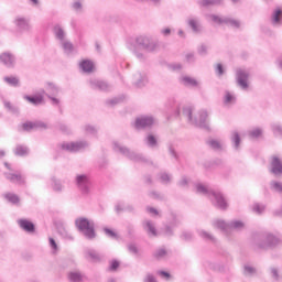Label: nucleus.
<instances>
[{"instance_id":"nucleus-6","label":"nucleus","mask_w":282,"mask_h":282,"mask_svg":"<svg viewBox=\"0 0 282 282\" xmlns=\"http://www.w3.org/2000/svg\"><path fill=\"white\" fill-rule=\"evenodd\" d=\"M135 43L138 47H142L144 52L152 54L153 52H158L160 44L158 41L153 40V37L148 35H139L135 37Z\"/></svg>"},{"instance_id":"nucleus-39","label":"nucleus","mask_w":282,"mask_h":282,"mask_svg":"<svg viewBox=\"0 0 282 282\" xmlns=\"http://www.w3.org/2000/svg\"><path fill=\"white\" fill-rule=\"evenodd\" d=\"M263 135V129L261 128H253L248 131V137L251 138V140H257L258 138H261Z\"/></svg>"},{"instance_id":"nucleus-20","label":"nucleus","mask_w":282,"mask_h":282,"mask_svg":"<svg viewBox=\"0 0 282 282\" xmlns=\"http://www.w3.org/2000/svg\"><path fill=\"white\" fill-rule=\"evenodd\" d=\"M59 46L66 56H74L76 54V47H74V44L69 40H64V42L59 43Z\"/></svg>"},{"instance_id":"nucleus-42","label":"nucleus","mask_w":282,"mask_h":282,"mask_svg":"<svg viewBox=\"0 0 282 282\" xmlns=\"http://www.w3.org/2000/svg\"><path fill=\"white\" fill-rule=\"evenodd\" d=\"M24 99L31 102V105H43V96H24Z\"/></svg>"},{"instance_id":"nucleus-35","label":"nucleus","mask_w":282,"mask_h":282,"mask_svg":"<svg viewBox=\"0 0 282 282\" xmlns=\"http://www.w3.org/2000/svg\"><path fill=\"white\" fill-rule=\"evenodd\" d=\"M3 80L10 87H20L21 85V80L19 79V77H15V76H6L3 77Z\"/></svg>"},{"instance_id":"nucleus-48","label":"nucleus","mask_w":282,"mask_h":282,"mask_svg":"<svg viewBox=\"0 0 282 282\" xmlns=\"http://www.w3.org/2000/svg\"><path fill=\"white\" fill-rule=\"evenodd\" d=\"M52 188L55 193H63V184L56 178H52Z\"/></svg>"},{"instance_id":"nucleus-29","label":"nucleus","mask_w":282,"mask_h":282,"mask_svg":"<svg viewBox=\"0 0 282 282\" xmlns=\"http://www.w3.org/2000/svg\"><path fill=\"white\" fill-rule=\"evenodd\" d=\"M68 279L70 282H85L87 276L78 271H72L68 273Z\"/></svg>"},{"instance_id":"nucleus-44","label":"nucleus","mask_w":282,"mask_h":282,"mask_svg":"<svg viewBox=\"0 0 282 282\" xmlns=\"http://www.w3.org/2000/svg\"><path fill=\"white\" fill-rule=\"evenodd\" d=\"M243 274H245V276H254L257 274V268H254L250 264H245L243 265Z\"/></svg>"},{"instance_id":"nucleus-33","label":"nucleus","mask_w":282,"mask_h":282,"mask_svg":"<svg viewBox=\"0 0 282 282\" xmlns=\"http://www.w3.org/2000/svg\"><path fill=\"white\" fill-rule=\"evenodd\" d=\"M4 199H7V202H9V204H13V206H18V204L21 202V198L19 197V195L14 194V193H6L3 194Z\"/></svg>"},{"instance_id":"nucleus-31","label":"nucleus","mask_w":282,"mask_h":282,"mask_svg":"<svg viewBox=\"0 0 282 282\" xmlns=\"http://www.w3.org/2000/svg\"><path fill=\"white\" fill-rule=\"evenodd\" d=\"M207 145L209 147V149H212L213 151H224V143H221V141L216 140V139H209L207 141Z\"/></svg>"},{"instance_id":"nucleus-30","label":"nucleus","mask_w":282,"mask_h":282,"mask_svg":"<svg viewBox=\"0 0 282 282\" xmlns=\"http://www.w3.org/2000/svg\"><path fill=\"white\" fill-rule=\"evenodd\" d=\"M86 257L91 259V261H95L96 263L100 262L101 260L105 259L104 254L98 253L96 250L94 249H89L86 251Z\"/></svg>"},{"instance_id":"nucleus-28","label":"nucleus","mask_w":282,"mask_h":282,"mask_svg":"<svg viewBox=\"0 0 282 282\" xmlns=\"http://www.w3.org/2000/svg\"><path fill=\"white\" fill-rule=\"evenodd\" d=\"M79 69L84 72V74H91L94 72V62L89 59H84L79 63Z\"/></svg>"},{"instance_id":"nucleus-8","label":"nucleus","mask_w":282,"mask_h":282,"mask_svg":"<svg viewBox=\"0 0 282 282\" xmlns=\"http://www.w3.org/2000/svg\"><path fill=\"white\" fill-rule=\"evenodd\" d=\"M214 226L223 232H230V230H243V228H246V223L241 220L226 223L225 220L218 219L214 221Z\"/></svg>"},{"instance_id":"nucleus-58","label":"nucleus","mask_w":282,"mask_h":282,"mask_svg":"<svg viewBox=\"0 0 282 282\" xmlns=\"http://www.w3.org/2000/svg\"><path fill=\"white\" fill-rule=\"evenodd\" d=\"M22 129L24 131H32V129H36V124L32 121H29L22 124Z\"/></svg>"},{"instance_id":"nucleus-14","label":"nucleus","mask_w":282,"mask_h":282,"mask_svg":"<svg viewBox=\"0 0 282 282\" xmlns=\"http://www.w3.org/2000/svg\"><path fill=\"white\" fill-rule=\"evenodd\" d=\"M0 63L8 69H14L17 67V55L7 51L0 54Z\"/></svg>"},{"instance_id":"nucleus-55","label":"nucleus","mask_w":282,"mask_h":282,"mask_svg":"<svg viewBox=\"0 0 282 282\" xmlns=\"http://www.w3.org/2000/svg\"><path fill=\"white\" fill-rule=\"evenodd\" d=\"M253 212L257 213V215H263V213L265 212V205L254 204Z\"/></svg>"},{"instance_id":"nucleus-61","label":"nucleus","mask_w":282,"mask_h":282,"mask_svg":"<svg viewBox=\"0 0 282 282\" xmlns=\"http://www.w3.org/2000/svg\"><path fill=\"white\" fill-rule=\"evenodd\" d=\"M126 204L122 202H118L115 206L116 213H124Z\"/></svg>"},{"instance_id":"nucleus-54","label":"nucleus","mask_w":282,"mask_h":282,"mask_svg":"<svg viewBox=\"0 0 282 282\" xmlns=\"http://www.w3.org/2000/svg\"><path fill=\"white\" fill-rule=\"evenodd\" d=\"M104 232L109 237V239H118V234L110 228L105 227Z\"/></svg>"},{"instance_id":"nucleus-3","label":"nucleus","mask_w":282,"mask_h":282,"mask_svg":"<svg viewBox=\"0 0 282 282\" xmlns=\"http://www.w3.org/2000/svg\"><path fill=\"white\" fill-rule=\"evenodd\" d=\"M281 243V239L272 234H264L260 237H257L251 242V248L253 250H268V248H274Z\"/></svg>"},{"instance_id":"nucleus-41","label":"nucleus","mask_w":282,"mask_h":282,"mask_svg":"<svg viewBox=\"0 0 282 282\" xmlns=\"http://www.w3.org/2000/svg\"><path fill=\"white\" fill-rule=\"evenodd\" d=\"M58 234L61 235V237H63V239H65L66 241H74V236L72 235V232H69V230H67L65 227H61L58 229Z\"/></svg>"},{"instance_id":"nucleus-49","label":"nucleus","mask_w":282,"mask_h":282,"mask_svg":"<svg viewBox=\"0 0 282 282\" xmlns=\"http://www.w3.org/2000/svg\"><path fill=\"white\" fill-rule=\"evenodd\" d=\"M221 3V0H200L199 6L203 8H208V6H217Z\"/></svg>"},{"instance_id":"nucleus-24","label":"nucleus","mask_w":282,"mask_h":282,"mask_svg":"<svg viewBox=\"0 0 282 282\" xmlns=\"http://www.w3.org/2000/svg\"><path fill=\"white\" fill-rule=\"evenodd\" d=\"M6 180H9L12 184H25V178L21 174L4 173Z\"/></svg>"},{"instance_id":"nucleus-56","label":"nucleus","mask_w":282,"mask_h":282,"mask_svg":"<svg viewBox=\"0 0 282 282\" xmlns=\"http://www.w3.org/2000/svg\"><path fill=\"white\" fill-rule=\"evenodd\" d=\"M57 95H47V99L51 100L54 107H58L61 105V99L56 98Z\"/></svg>"},{"instance_id":"nucleus-32","label":"nucleus","mask_w":282,"mask_h":282,"mask_svg":"<svg viewBox=\"0 0 282 282\" xmlns=\"http://www.w3.org/2000/svg\"><path fill=\"white\" fill-rule=\"evenodd\" d=\"M169 107L171 109H174L176 111V116H180V107H182V101L177 97H171L167 102Z\"/></svg>"},{"instance_id":"nucleus-12","label":"nucleus","mask_w":282,"mask_h":282,"mask_svg":"<svg viewBox=\"0 0 282 282\" xmlns=\"http://www.w3.org/2000/svg\"><path fill=\"white\" fill-rule=\"evenodd\" d=\"M155 124V118L153 116H140L134 120L133 127L138 131L142 129H151Z\"/></svg>"},{"instance_id":"nucleus-50","label":"nucleus","mask_w":282,"mask_h":282,"mask_svg":"<svg viewBox=\"0 0 282 282\" xmlns=\"http://www.w3.org/2000/svg\"><path fill=\"white\" fill-rule=\"evenodd\" d=\"M188 184H191V178L186 176H182L177 182V186H180V188H188Z\"/></svg>"},{"instance_id":"nucleus-40","label":"nucleus","mask_w":282,"mask_h":282,"mask_svg":"<svg viewBox=\"0 0 282 282\" xmlns=\"http://www.w3.org/2000/svg\"><path fill=\"white\" fill-rule=\"evenodd\" d=\"M198 235L199 237H202V239H204L205 241H212V243H215L217 240L215 239V236H213V234L200 229L198 230Z\"/></svg>"},{"instance_id":"nucleus-7","label":"nucleus","mask_w":282,"mask_h":282,"mask_svg":"<svg viewBox=\"0 0 282 282\" xmlns=\"http://www.w3.org/2000/svg\"><path fill=\"white\" fill-rule=\"evenodd\" d=\"M62 151H67L68 153H80V151H86L89 149V143L86 140L63 142L58 144Z\"/></svg>"},{"instance_id":"nucleus-27","label":"nucleus","mask_w":282,"mask_h":282,"mask_svg":"<svg viewBox=\"0 0 282 282\" xmlns=\"http://www.w3.org/2000/svg\"><path fill=\"white\" fill-rule=\"evenodd\" d=\"M230 140L234 149L239 151V147H241V135L239 134V131H231Z\"/></svg>"},{"instance_id":"nucleus-25","label":"nucleus","mask_w":282,"mask_h":282,"mask_svg":"<svg viewBox=\"0 0 282 282\" xmlns=\"http://www.w3.org/2000/svg\"><path fill=\"white\" fill-rule=\"evenodd\" d=\"M187 25L195 34H199V32H202V23L199 22L198 18H188Z\"/></svg>"},{"instance_id":"nucleus-16","label":"nucleus","mask_w":282,"mask_h":282,"mask_svg":"<svg viewBox=\"0 0 282 282\" xmlns=\"http://www.w3.org/2000/svg\"><path fill=\"white\" fill-rule=\"evenodd\" d=\"M89 87L90 89H95L96 91H111V89H113V87L109 83L101 79H90Z\"/></svg>"},{"instance_id":"nucleus-2","label":"nucleus","mask_w":282,"mask_h":282,"mask_svg":"<svg viewBox=\"0 0 282 282\" xmlns=\"http://www.w3.org/2000/svg\"><path fill=\"white\" fill-rule=\"evenodd\" d=\"M75 228L88 241H94L98 237V234H96V223L87 217L76 218Z\"/></svg>"},{"instance_id":"nucleus-5","label":"nucleus","mask_w":282,"mask_h":282,"mask_svg":"<svg viewBox=\"0 0 282 282\" xmlns=\"http://www.w3.org/2000/svg\"><path fill=\"white\" fill-rule=\"evenodd\" d=\"M183 116L187 118L191 124L199 127L200 129H208V123L206 122V120H208V111L199 110L197 117L193 118V107H185L183 108Z\"/></svg>"},{"instance_id":"nucleus-64","label":"nucleus","mask_w":282,"mask_h":282,"mask_svg":"<svg viewBox=\"0 0 282 282\" xmlns=\"http://www.w3.org/2000/svg\"><path fill=\"white\" fill-rule=\"evenodd\" d=\"M128 250H129V252H131V254H138V252H139L138 247L133 243H130L128 246Z\"/></svg>"},{"instance_id":"nucleus-45","label":"nucleus","mask_w":282,"mask_h":282,"mask_svg":"<svg viewBox=\"0 0 282 282\" xmlns=\"http://www.w3.org/2000/svg\"><path fill=\"white\" fill-rule=\"evenodd\" d=\"M271 130L276 138H282V126L281 123H271Z\"/></svg>"},{"instance_id":"nucleus-9","label":"nucleus","mask_w":282,"mask_h":282,"mask_svg":"<svg viewBox=\"0 0 282 282\" xmlns=\"http://www.w3.org/2000/svg\"><path fill=\"white\" fill-rule=\"evenodd\" d=\"M75 184L82 195H89L91 193V177L87 174H77L75 176Z\"/></svg>"},{"instance_id":"nucleus-4","label":"nucleus","mask_w":282,"mask_h":282,"mask_svg":"<svg viewBox=\"0 0 282 282\" xmlns=\"http://www.w3.org/2000/svg\"><path fill=\"white\" fill-rule=\"evenodd\" d=\"M113 151H116L117 153H121V155H124V158H128V160H131L132 162H141L142 164H152L151 160L120 144L118 141L113 142Z\"/></svg>"},{"instance_id":"nucleus-21","label":"nucleus","mask_w":282,"mask_h":282,"mask_svg":"<svg viewBox=\"0 0 282 282\" xmlns=\"http://www.w3.org/2000/svg\"><path fill=\"white\" fill-rule=\"evenodd\" d=\"M53 34L58 43H63L67 40V33L65 32V29H63V26H61L59 24H56L53 28Z\"/></svg>"},{"instance_id":"nucleus-43","label":"nucleus","mask_w":282,"mask_h":282,"mask_svg":"<svg viewBox=\"0 0 282 282\" xmlns=\"http://www.w3.org/2000/svg\"><path fill=\"white\" fill-rule=\"evenodd\" d=\"M153 257L154 259H158V261H161V259H166V257H169V251L164 248L156 249Z\"/></svg>"},{"instance_id":"nucleus-22","label":"nucleus","mask_w":282,"mask_h":282,"mask_svg":"<svg viewBox=\"0 0 282 282\" xmlns=\"http://www.w3.org/2000/svg\"><path fill=\"white\" fill-rule=\"evenodd\" d=\"M143 229L148 232L149 237H158V229L155 228V223L152 220H144L142 223Z\"/></svg>"},{"instance_id":"nucleus-26","label":"nucleus","mask_w":282,"mask_h":282,"mask_svg":"<svg viewBox=\"0 0 282 282\" xmlns=\"http://www.w3.org/2000/svg\"><path fill=\"white\" fill-rule=\"evenodd\" d=\"M149 84V77L144 73H137L134 75L135 87H145Z\"/></svg>"},{"instance_id":"nucleus-13","label":"nucleus","mask_w":282,"mask_h":282,"mask_svg":"<svg viewBox=\"0 0 282 282\" xmlns=\"http://www.w3.org/2000/svg\"><path fill=\"white\" fill-rule=\"evenodd\" d=\"M13 23L17 28V32H19L20 34H23L25 32H32V24H30V20L25 17H15Z\"/></svg>"},{"instance_id":"nucleus-52","label":"nucleus","mask_w":282,"mask_h":282,"mask_svg":"<svg viewBox=\"0 0 282 282\" xmlns=\"http://www.w3.org/2000/svg\"><path fill=\"white\" fill-rule=\"evenodd\" d=\"M208 45L206 44H200L197 48V53L199 54V56H207L208 55Z\"/></svg>"},{"instance_id":"nucleus-57","label":"nucleus","mask_w":282,"mask_h":282,"mask_svg":"<svg viewBox=\"0 0 282 282\" xmlns=\"http://www.w3.org/2000/svg\"><path fill=\"white\" fill-rule=\"evenodd\" d=\"M215 72H216V76H224V74H226V70L224 69V65L223 64H216L215 67Z\"/></svg>"},{"instance_id":"nucleus-11","label":"nucleus","mask_w":282,"mask_h":282,"mask_svg":"<svg viewBox=\"0 0 282 282\" xmlns=\"http://www.w3.org/2000/svg\"><path fill=\"white\" fill-rule=\"evenodd\" d=\"M209 19H212V21L214 23H218V25H227L228 28H232L234 30H239V28H241V21L230 18V17H219V15H215V14H210Z\"/></svg>"},{"instance_id":"nucleus-51","label":"nucleus","mask_w":282,"mask_h":282,"mask_svg":"<svg viewBox=\"0 0 282 282\" xmlns=\"http://www.w3.org/2000/svg\"><path fill=\"white\" fill-rule=\"evenodd\" d=\"M72 10H75V12H83V1L80 0H75L72 6Z\"/></svg>"},{"instance_id":"nucleus-59","label":"nucleus","mask_w":282,"mask_h":282,"mask_svg":"<svg viewBox=\"0 0 282 282\" xmlns=\"http://www.w3.org/2000/svg\"><path fill=\"white\" fill-rule=\"evenodd\" d=\"M133 54H134V56L138 58V61L143 62V61L147 59V54L140 52L139 50H134V51H133Z\"/></svg>"},{"instance_id":"nucleus-23","label":"nucleus","mask_w":282,"mask_h":282,"mask_svg":"<svg viewBox=\"0 0 282 282\" xmlns=\"http://www.w3.org/2000/svg\"><path fill=\"white\" fill-rule=\"evenodd\" d=\"M18 226L25 232H34L36 230V227L34 226V223L28 220V219H19Z\"/></svg>"},{"instance_id":"nucleus-62","label":"nucleus","mask_w":282,"mask_h":282,"mask_svg":"<svg viewBox=\"0 0 282 282\" xmlns=\"http://www.w3.org/2000/svg\"><path fill=\"white\" fill-rule=\"evenodd\" d=\"M149 196L152 198V199H164V196H162V194L155 192V191H152L149 193Z\"/></svg>"},{"instance_id":"nucleus-37","label":"nucleus","mask_w":282,"mask_h":282,"mask_svg":"<svg viewBox=\"0 0 282 282\" xmlns=\"http://www.w3.org/2000/svg\"><path fill=\"white\" fill-rule=\"evenodd\" d=\"M30 153V149L25 145L18 144L14 149V155H18L20 158H23Z\"/></svg>"},{"instance_id":"nucleus-38","label":"nucleus","mask_w":282,"mask_h":282,"mask_svg":"<svg viewBox=\"0 0 282 282\" xmlns=\"http://www.w3.org/2000/svg\"><path fill=\"white\" fill-rule=\"evenodd\" d=\"M182 83L185 87H197V85H199L197 79L188 76L182 77Z\"/></svg>"},{"instance_id":"nucleus-53","label":"nucleus","mask_w":282,"mask_h":282,"mask_svg":"<svg viewBox=\"0 0 282 282\" xmlns=\"http://www.w3.org/2000/svg\"><path fill=\"white\" fill-rule=\"evenodd\" d=\"M270 272H271V276H272V279H274V281H280L281 280V274L279 273V268L271 267Z\"/></svg>"},{"instance_id":"nucleus-34","label":"nucleus","mask_w":282,"mask_h":282,"mask_svg":"<svg viewBox=\"0 0 282 282\" xmlns=\"http://www.w3.org/2000/svg\"><path fill=\"white\" fill-rule=\"evenodd\" d=\"M282 21V10L275 9L271 15V23L272 25H281Z\"/></svg>"},{"instance_id":"nucleus-60","label":"nucleus","mask_w":282,"mask_h":282,"mask_svg":"<svg viewBox=\"0 0 282 282\" xmlns=\"http://www.w3.org/2000/svg\"><path fill=\"white\" fill-rule=\"evenodd\" d=\"M118 268H120V262H118V260L110 261V265H109L110 272H116Z\"/></svg>"},{"instance_id":"nucleus-10","label":"nucleus","mask_w":282,"mask_h":282,"mask_svg":"<svg viewBox=\"0 0 282 282\" xmlns=\"http://www.w3.org/2000/svg\"><path fill=\"white\" fill-rule=\"evenodd\" d=\"M250 70L246 68L236 69V85L242 89V91H248L250 87Z\"/></svg>"},{"instance_id":"nucleus-15","label":"nucleus","mask_w":282,"mask_h":282,"mask_svg":"<svg viewBox=\"0 0 282 282\" xmlns=\"http://www.w3.org/2000/svg\"><path fill=\"white\" fill-rule=\"evenodd\" d=\"M177 226H180V219H177V216L172 215V220L164 225L161 232L164 237H173L175 235L174 230Z\"/></svg>"},{"instance_id":"nucleus-17","label":"nucleus","mask_w":282,"mask_h":282,"mask_svg":"<svg viewBox=\"0 0 282 282\" xmlns=\"http://www.w3.org/2000/svg\"><path fill=\"white\" fill-rule=\"evenodd\" d=\"M42 94H44V96H58V94H61V88L52 83V82H48L45 84V89L42 90Z\"/></svg>"},{"instance_id":"nucleus-46","label":"nucleus","mask_w":282,"mask_h":282,"mask_svg":"<svg viewBox=\"0 0 282 282\" xmlns=\"http://www.w3.org/2000/svg\"><path fill=\"white\" fill-rule=\"evenodd\" d=\"M159 180H160L161 184L167 185L171 182L172 176H171V174H169L166 172H161L159 174Z\"/></svg>"},{"instance_id":"nucleus-47","label":"nucleus","mask_w":282,"mask_h":282,"mask_svg":"<svg viewBox=\"0 0 282 282\" xmlns=\"http://www.w3.org/2000/svg\"><path fill=\"white\" fill-rule=\"evenodd\" d=\"M84 131L88 135H97L98 134V128L91 124L84 126Z\"/></svg>"},{"instance_id":"nucleus-36","label":"nucleus","mask_w":282,"mask_h":282,"mask_svg":"<svg viewBox=\"0 0 282 282\" xmlns=\"http://www.w3.org/2000/svg\"><path fill=\"white\" fill-rule=\"evenodd\" d=\"M147 147L150 149H158V139L153 134H148L144 139Z\"/></svg>"},{"instance_id":"nucleus-1","label":"nucleus","mask_w":282,"mask_h":282,"mask_svg":"<svg viewBox=\"0 0 282 282\" xmlns=\"http://www.w3.org/2000/svg\"><path fill=\"white\" fill-rule=\"evenodd\" d=\"M195 188L198 195L208 197L213 202L214 206L220 208V210H226V208H228V203L226 202V198L221 192H215L202 183H197Z\"/></svg>"},{"instance_id":"nucleus-63","label":"nucleus","mask_w":282,"mask_h":282,"mask_svg":"<svg viewBox=\"0 0 282 282\" xmlns=\"http://www.w3.org/2000/svg\"><path fill=\"white\" fill-rule=\"evenodd\" d=\"M143 282H158V280L155 279V275H153L152 273H148L143 279Z\"/></svg>"},{"instance_id":"nucleus-19","label":"nucleus","mask_w":282,"mask_h":282,"mask_svg":"<svg viewBox=\"0 0 282 282\" xmlns=\"http://www.w3.org/2000/svg\"><path fill=\"white\" fill-rule=\"evenodd\" d=\"M223 102L225 107H232V105H237V95L230 90H225Z\"/></svg>"},{"instance_id":"nucleus-18","label":"nucleus","mask_w":282,"mask_h":282,"mask_svg":"<svg viewBox=\"0 0 282 282\" xmlns=\"http://www.w3.org/2000/svg\"><path fill=\"white\" fill-rule=\"evenodd\" d=\"M270 173H272L273 175H282V162L279 156L271 158Z\"/></svg>"}]
</instances>
